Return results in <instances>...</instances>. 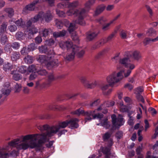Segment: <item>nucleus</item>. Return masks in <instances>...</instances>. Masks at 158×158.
<instances>
[{"label": "nucleus", "mask_w": 158, "mask_h": 158, "mask_svg": "<svg viewBox=\"0 0 158 158\" xmlns=\"http://www.w3.org/2000/svg\"><path fill=\"white\" fill-rule=\"evenodd\" d=\"M46 133L41 134H36L21 135L8 142L9 145L15 148L19 152L28 148L33 149L40 147L47 140Z\"/></svg>", "instance_id": "nucleus-1"}, {"label": "nucleus", "mask_w": 158, "mask_h": 158, "mask_svg": "<svg viewBox=\"0 0 158 158\" xmlns=\"http://www.w3.org/2000/svg\"><path fill=\"white\" fill-rule=\"evenodd\" d=\"M66 16H72L74 15L77 18L74 22L76 24L84 26L85 23L84 19L86 17V11L84 8H79L75 9L73 11L69 9L66 12Z\"/></svg>", "instance_id": "nucleus-2"}, {"label": "nucleus", "mask_w": 158, "mask_h": 158, "mask_svg": "<svg viewBox=\"0 0 158 158\" xmlns=\"http://www.w3.org/2000/svg\"><path fill=\"white\" fill-rule=\"evenodd\" d=\"M54 53L52 52L49 53L47 56L40 55L38 61L41 64H44L46 67L48 69H50L55 66L58 65V60L57 59L52 60L54 57Z\"/></svg>", "instance_id": "nucleus-3"}, {"label": "nucleus", "mask_w": 158, "mask_h": 158, "mask_svg": "<svg viewBox=\"0 0 158 158\" xmlns=\"http://www.w3.org/2000/svg\"><path fill=\"white\" fill-rule=\"evenodd\" d=\"M9 146L8 144V145L0 147V158L15 157L19 155V153L18 150L13 149L12 151H9Z\"/></svg>", "instance_id": "nucleus-4"}, {"label": "nucleus", "mask_w": 158, "mask_h": 158, "mask_svg": "<svg viewBox=\"0 0 158 158\" xmlns=\"http://www.w3.org/2000/svg\"><path fill=\"white\" fill-rule=\"evenodd\" d=\"M123 71H122L117 73L114 72L107 77L106 81L110 86H113L115 84L119 82L123 78Z\"/></svg>", "instance_id": "nucleus-5"}, {"label": "nucleus", "mask_w": 158, "mask_h": 158, "mask_svg": "<svg viewBox=\"0 0 158 158\" xmlns=\"http://www.w3.org/2000/svg\"><path fill=\"white\" fill-rule=\"evenodd\" d=\"M38 129L41 131L44 130L46 131V135L48 137H51L56 134L60 130L58 126L57 125L52 126H49L48 125L45 124L43 126H39Z\"/></svg>", "instance_id": "nucleus-6"}, {"label": "nucleus", "mask_w": 158, "mask_h": 158, "mask_svg": "<svg viewBox=\"0 0 158 158\" xmlns=\"http://www.w3.org/2000/svg\"><path fill=\"white\" fill-rule=\"evenodd\" d=\"M95 113V110H89L87 111H85L83 110L79 109L74 111H72L71 113L73 114H76L80 115L82 114L85 117V123L87 121H90L92 120L93 118L94 115Z\"/></svg>", "instance_id": "nucleus-7"}, {"label": "nucleus", "mask_w": 158, "mask_h": 158, "mask_svg": "<svg viewBox=\"0 0 158 158\" xmlns=\"http://www.w3.org/2000/svg\"><path fill=\"white\" fill-rule=\"evenodd\" d=\"M111 118L112 123V130L119 129L124 123L125 121L121 115L119 114L117 118L115 114H113L111 116Z\"/></svg>", "instance_id": "nucleus-8"}, {"label": "nucleus", "mask_w": 158, "mask_h": 158, "mask_svg": "<svg viewBox=\"0 0 158 158\" xmlns=\"http://www.w3.org/2000/svg\"><path fill=\"white\" fill-rule=\"evenodd\" d=\"M7 23L3 22L0 26V36H2L0 39V43L2 45H5L8 41V39L6 35H3L6 32Z\"/></svg>", "instance_id": "nucleus-9"}, {"label": "nucleus", "mask_w": 158, "mask_h": 158, "mask_svg": "<svg viewBox=\"0 0 158 158\" xmlns=\"http://www.w3.org/2000/svg\"><path fill=\"white\" fill-rule=\"evenodd\" d=\"M37 15L38 16V20L40 19L42 22L44 19L46 22L49 23L52 20V16L49 11L45 13L42 11L40 12Z\"/></svg>", "instance_id": "nucleus-10"}, {"label": "nucleus", "mask_w": 158, "mask_h": 158, "mask_svg": "<svg viewBox=\"0 0 158 158\" xmlns=\"http://www.w3.org/2000/svg\"><path fill=\"white\" fill-rule=\"evenodd\" d=\"M78 49L77 46L74 45L71 49L69 50V52L66 55L65 59L68 61H71L73 60L75 57L76 52Z\"/></svg>", "instance_id": "nucleus-11"}, {"label": "nucleus", "mask_w": 158, "mask_h": 158, "mask_svg": "<svg viewBox=\"0 0 158 158\" xmlns=\"http://www.w3.org/2000/svg\"><path fill=\"white\" fill-rule=\"evenodd\" d=\"M60 47L63 49H64L66 48L68 50H69L74 46L73 44V43L71 41H61L59 43Z\"/></svg>", "instance_id": "nucleus-12"}, {"label": "nucleus", "mask_w": 158, "mask_h": 158, "mask_svg": "<svg viewBox=\"0 0 158 158\" xmlns=\"http://www.w3.org/2000/svg\"><path fill=\"white\" fill-rule=\"evenodd\" d=\"M69 125V128L71 129L77 128L79 127L78 123L79 120L77 118H72L70 120H68Z\"/></svg>", "instance_id": "nucleus-13"}, {"label": "nucleus", "mask_w": 158, "mask_h": 158, "mask_svg": "<svg viewBox=\"0 0 158 158\" xmlns=\"http://www.w3.org/2000/svg\"><path fill=\"white\" fill-rule=\"evenodd\" d=\"M40 3L39 0L34 1L31 3L26 5L25 7L24 8L23 11H25L26 10H34L35 8V5Z\"/></svg>", "instance_id": "nucleus-14"}, {"label": "nucleus", "mask_w": 158, "mask_h": 158, "mask_svg": "<svg viewBox=\"0 0 158 158\" xmlns=\"http://www.w3.org/2000/svg\"><path fill=\"white\" fill-rule=\"evenodd\" d=\"M114 104V102L113 101H107L104 102L103 104L101 105L98 107L97 110H100L102 109V108L109 107L112 106Z\"/></svg>", "instance_id": "nucleus-15"}, {"label": "nucleus", "mask_w": 158, "mask_h": 158, "mask_svg": "<svg viewBox=\"0 0 158 158\" xmlns=\"http://www.w3.org/2000/svg\"><path fill=\"white\" fill-rule=\"evenodd\" d=\"M39 29L34 26L31 27L27 31L28 35V37H31L33 36L35 34H36L38 32Z\"/></svg>", "instance_id": "nucleus-16"}, {"label": "nucleus", "mask_w": 158, "mask_h": 158, "mask_svg": "<svg viewBox=\"0 0 158 158\" xmlns=\"http://www.w3.org/2000/svg\"><path fill=\"white\" fill-rule=\"evenodd\" d=\"M38 20V16L36 15L33 18H31L27 22L25 26L28 28L29 27H31L32 23H35Z\"/></svg>", "instance_id": "nucleus-17"}, {"label": "nucleus", "mask_w": 158, "mask_h": 158, "mask_svg": "<svg viewBox=\"0 0 158 158\" xmlns=\"http://www.w3.org/2000/svg\"><path fill=\"white\" fill-rule=\"evenodd\" d=\"M99 33V31L88 33L86 34V38L89 41H91L96 37Z\"/></svg>", "instance_id": "nucleus-18"}, {"label": "nucleus", "mask_w": 158, "mask_h": 158, "mask_svg": "<svg viewBox=\"0 0 158 158\" xmlns=\"http://www.w3.org/2000/svg\"><path fill=\"white\" fill-rule=\"evenodd\" d=\"M54 80V77L52 74H50L48 77V79L45 82L43 83L44 87H48L50 84L51 82Z\"/></svg>", "instance_id": "nucleus-19"}, {"label": "nucleus", "mask_w": 158, "mask_h": 158, "mask_svg": "<svg viewBox=\"0 0 158 158\" xmlns=\"http://www.w3.org/2000/svg\"><path fill=\"white\" fill-rule=\"evenodd\" d=\"M106 6L103 4L98 6L95 11V15H98L102 13L106 8Z\"/></svg>", "instance_id": "nucleus-20"}, {"label": "nucleus", "mask_w": 158, "mask_h": 158, "mask_svg": "<svg viewBox=\"0 0 158 158\" xmlns=\"http://www.w3.org/2000/svg\"><path fill=\"white\" fill-rule=\"evenodd\" d=\"M109 86H110V85L109 84L103 85L101 87V89L105 95H108L112 92V89H109L106 92H105L108 88Z\"/></svg>", "instance_id": "nucleus-21"}, {"label": "nucleus", "mask_w": 158, "mask_h": 158, "mask_svg": "<svg viewBox=\"0 0 158 158\" xmlns=\"http://www.w3.org/2000/svg\"><path fill=\"white\" fill-rule=\"evenodd\" d=\"M16 70L12 71L10 72V74L13 75V79L16 81H19L22 78V76L20 74L15 73Z\"/></svg>", "instance_id": "nucleus-22"}, {"label": "nucleus", "mask_w": 158, "mask_h": 158, "mask_svg": "<svg viewBox=\"0 0 158 158\" xmlns=\"http://www.w3.org/2000/svg\"><path fill=\"white\" fill-rule=\"evenodd\" d=\"M66 34V31L65 30H63L60 32H55L53 33V37L55 38L63 37Z\"/></svg>", "instance_id": "nucleus-23"}, {"label": "nucleus", "mask_w": 158, "mask_h": 158, "mask_svg": "<svg viewBox=\"0 0 158 158\" xmlns=\"http://www.w3.org/2000/svg\"><path fill=\"white\" fill-rule=\"evenodd\" d=\"M20 57V53L16 51L13 52L11 56V59L13 61H16L19 60Z\"/></svg>", "instance_id": "nucleus-24"}, {"label": "nucleus", "mask_w": 158, "mask_h": 158, "mask_svg": "<svg viewBox=\"0 0 158 158\" xmlns=\"http://www.w3.org/2000/svg\"><path fill=\"white\" fill-rule=\"evenodd\" d=\"M13 67L11 63L7 62L5 63L3 65V68L5 71L7 72L11 70L13 68Z\"/></svg>", "instance_id": "nucleus-25"}, {"label": "nucleus", "mask_w": 158, "mask_h": 158, "mask_svg": "<svg viewBox=\"0 0 158 158\" xmlns=\"http://www.w3.org/2000/svg\"><path fill=\"white\" fill-rule=\"evenodd\" d=\"M80 6L79 2L77 0L74 1L72 2H69L68 7L69 8H75Z\"/></svg>", "instance_id": "nucleus-26"}, {"label": "nucleus", "mask_w": 158, "mask_h": 158, "mask_svg": "<svg viewBox=\"0 0 158 158\" xmlns=\"http://www.w3.org/2000/svg\"><path fill=\"white\" fill-rule=\"evenodd\" d=\"M132 58L137 61L139 60L141 58L139 52L137 51H134L132 54Z\"/></svg>", "instance_id": "nucleus-27"}, {"label": "nucleus", "mask_w": 158, "mask_h": 158, "mask_svg": "<svg viewBox=\"0 0 158 158\" xmlns=\"http://www.w3.org/2000/svg\"><path fill=\"white\" fill-rule=\"evenodd\" d=\"M15 23L19 27H20L23 28L25 27V22L21 18L16 20Z\"/></svg>", "instance_id": "nucleus-28"}, {"label": "nucleus", "mask_w": 158, "mask_h": 158, "mask_svg": "<svg viewBox=\"0 0 158 158\" xmlns=\"http://www.w3.org/2000/svg\"><path fill=\"white\" fill-rule=\"evenodd\" d=\"M130 62V60L128 58L125 57L122 59H120L119 60V64L124 65L125 67L126 66L128 63Z\"/></svg>", "instance_id": "nucleus-29"}, {"label": "nucleus", "mask_w": 158, "mask_h": 158, "mask_svg": "<svg viewBox=\"0 0 158 158\" xmlns=\"http://www.w3.org/2000/svg\"><path fill=\"white\" fill-rule=\"evenodd\" d=\"M50 29L48 28H44L42 29L40 32V34L42 36L46 38L48 35Z\"/></svg>", "instance_id": "nucleus-30"}, {"label": "nucleus", "mask_w": 158, "mask_h": 158, "mask_svg": "<svg viewBox=\"0 0 158 158\" xmlns=\"http://www.w3.org/2000/svg\"><path fill=\"white\" fill-rule=\"evenodd\" d=\"M66 23H68V25H65L67 27L68 26H69L68 28L69 31L70 33L73 32L75 30V24L71 23L69 24V21L68 20H66Z\"/></svg>", "instance_id": "nucleus-31"}, {"label": "nucleus", "mask_w": 158, "mask_h": 158, "mask_svg": "<svg viewBox=\"0 0 158 158\" xmlns=\"http://www.w3.org/2000/svg\"><path fill=\"white\" fill-rule=\"evenodd\" d=\"M38 48L40 52L41 53H45L48 51L47 46L45 44L44 45L39 46Z\"/></svg>", "instance_id": "nucleus-32"}, {"label": "nucleus", "mask_w": 158, "mask_h": 158, "mask_svg": "<svg viewBox=\"0 0 158 158\" xmlns=\"http://www.w3.org/2000/svg\"><path fill=\"white\" fill-rule=\"evenodd\" d=\"M18 72L21 73H27V67L25 66H21L18 67L17 70Z\"/></svg>", "instance_id": "nucleus-33"}, {"label": "nucleus", "mask_w": 158, "mask_h": 158, "mask_svg": "<svg viewBox=\"0 0 158 158\" xmlns=\"http://www.w3.org/2000/svg\"><path fill=\"white\" fill-rule=\"evenodd\" d=\"M37 71V70L34 64H32L29 66L28 67H27V74H29L31 72L34 73L35 72H36Z\"/></svg>", "instance_id": "nucleus-34"}, {"label": "nucleus", "mask_w": 158, "mask_h": 158, "mask_svg": "<svg viewBox=\"0 0 158 158\" xmlns=\"http://www.w3.org/2000/svg\"><path fill=\"white\" fill-rule=\"evenodd\" d=\"M25 36V34L21 31L18 32L15 34V38L17 40H21L23 39Z\"/></svg>", "instance_id": "nucleus-35"}, {"label": "nucleus", "mask_w": 158, "mask_h": 158, "mask_svg": "<svg viewBox=\"0 0 158 158\" xmlns=\"http://www.w3.org/2000/svg\"><path fill=\"white\" fill-rule=\"evenodd\" d=\"M56 14L60 17L65 18L66 16V12L64 11L60 10L58 9L56 10Z\"/></svg>", "instance_id": "nucleus-36"}, {"label": "nucleus", "mask_w": 158, "mask_h": 158, "mask_svg": "<svg viewBox=\"0 0 158 158\" xmlns=\"http://www.w3.org/2000/svg\"><path fill=\"white\" fill-rule=\"evenodd\" d=\"M97 84V82L95 81L90 83H89L88 81L86 84H85V86L87 88L92 89L94 88L96 86Z\"/></svg>", "instance_id": "nucleus-37"}, {"label": "nucleus", "mask_w": 158, "mask_h": 158, "mask_svg": "<svg viewBox=\"0 0 158 158\" xmlns=\"http://www.w3.org/2000/svg\"><path fill=\"white\" fill-rule=\"evenodd\" d=\"M4 11L8 14V16L11 18L14 14V10L12 8H6L5 9Z\"/></svg>", "instance_id": "nucleus-38"}, {"label": "nucleus", "mask_w": 158, "mask_h": 158, "mask_svg": "<svg viewBox=\"0 0 158 158\" xmlns=\"http://www.w3.org/2000/svg\"><path fill=\"white\" fill-rule=\"evenodd\" d=\"M111 134L109 132H107L102 135V139L103 141H107L111 136Z\"/></svg>", "instance_id": "nucleus-39"}, {"label": "nucleus", "mask_w": 158, "mask_h": 158, "mask_svg": "<svg viewBox=\"0 0 158 158\" xmlns=\"http://www.w3.org/2000/svg\"><path fill=\"white\" fill-rule=\"evenodd\" d=\"M11 48V44L10 43H8L4 46V49L6 52L10 53L13 50Z\"/></svg>", "instance_id": "nucleus-40"}, {"label": "nucleus", "mask_w": 158, "mask_h": 158, "mask_svg": "<svg viewBox=\"0 0 158 158\" xmlns=\"http://www.w3.org/2000/svg\"><path fill=\"white\" fill-rule=\"evenodd\" d=\"M67 4L66 2H63L58 3L57 5V7L60 9H64L67 7Z\"/></svg>", "instance_id": "nucleus-41"}, {"label": "nucleus", "mask_w": 158, "mask_h": 158, "mask_svg": "<svg viewBox=\"0 0 158 158\" xmlns=\"http://www.w3.org/2000/svg\"><path fill=\"white\" fill-rule=\"evenodd\" d=\"M68 123V120H66L65 121L59 123L57 125L59 127L60 129L64 128L68 126L69 125Z\"/></svg>", "instance_id": "nucleus-42"}, {"label": "nucleus", "mask_w": 158, "mask_h": 158, "mask_svg": "<svg viewBox=\"0 0 158 158\" xmlns=\"http://www.w3.org/2000/svg\"><path fill=\"white\" fill-rule=\"evenodd\" d=\"M23 60L27 64H31L33 61V58L31 56L28 55L25 57Z\"/></svg>", "instance_id": "nucleus-43"}, {"label": "nucleus", "mask_w": 158, "mask_h": 158, "mask_svg": "<svg viewBox=\"0 0 158 158\" xmlns=\"http://www.w3.org/2000/svg\"><path fill=\"white\" fill-rule=\"evenodd\" d=\"M77 47L78 48V49L76 52V53L78 58H81L84 56L85 53V51L84 50H80L79 47Z\"/></svg>", "instance_id": "nucleus-44"}, {"label": "nucleus", "mask_w": 158, "mask_h": 158, "mask_svg": "<svg viewBox=\"0 0 158 158\" xmlns=\"http://www.w3.org/2000/svg\"><path fill=\"white\" fill-rule=\"evenodd\" d=\"M156 31L153 28H151L149 29L146 32V34L148 36H152L153 34H156Z\"/></svg>", "instance_id": "nucleus-45"}, {"label": "nucleus", "mask_w": 158, "mask_h": 158, "mask_svg": "<svg viewBox=\"0 0 158 158\" xmlns=\"http://www.w3.org/2000/svg\"><path fill=\"white\" fill-rule=\"evenodd\" d=\"M101 125L106 129H108L110 127V122H108L107 119H105L104 120L103 122L101 123Z\"/></svg>", "instance_id": "nucleus-46"}, {"label": "nucleus", "mask_w": 158, "mask_h": 158, "mask_svg": "<svg viewBox=\"0 0 158 158\" xmlns=\"http://www.w3.org/2000/svg\"><path fill=\"white\" fill-rule=\"evenodd\" d=\"M120 111L122 112H127L128 111L127 107L125 105H124L123 102L120 104Z\"/></svg>", "instance_id": "nucleus-47"}, {"label": "nucleus", "mask_w": 158, "mask_h": 158, "mask_svg": "<svg viewBox=\"0 0 158 158\" xmlns=\"http://www.w3.org/2000/svg\"><path fill=\"white\" fill-rule=\"evenodd\" d=\"M127 31L122 30L120 32L119 35L122 39H126L127 38Z\"/></svg>", "instance_id": "nucleus-48"}, {"label": "nucleus", "mask_w": 158, "mask_h": 158, "mask_svg": "<svg viewBox=\"0 0 158 158\" xmlns=\"http://www.w3.org/2000/svg\"><path fill=\"white\" fill-rule=\"evenodd\" d=\"M20 53L22 55H25L28 54L30 51L28 50V48L26 47H23L20 50Z\"/></svg>", "instance_id": "nucleus-49"}, {"label": "nucleus", "mask_w": 158, "mask_h": 158, "mask_svg": "<svg viewBox=\"0 0 158 158\" xmlns=\"http://www.w3.org/2000/svg\"><path fill=\"white\" fill-rule=\"evenodd\" d=\"M12 48L15 50H18L20 48V44L18 42H15L11 44Z\"/></svg>", "instance_id": "nucleus-50"}, {"label": "nucleus", "mask_w": 158, "mask_h": 158, "mask_svg": "<svg viewBox=\"0 0 158 158\" xmlns=\"http://www.w3.org/2000/svg\"><path fill=\"white\" fill-rule=\"evenodd\" d=\"M100 102L99 99H97L91 102L89 104L90 106L91 107H95L98 105Z\"/></svg>", "instance_id": "nucleus-51"}, {"label": "nucleus", "mask_w": 158, "mask_h": 158, "mask_svg": "<svg viewBox=\"0 0 158 158\" xmlns=\"http://www.w3.org/2000/svg\"><path fill=\"white\" fill-rule=\"evenodd\" d=\"M112 23V22H110L109 23H106L102 26V30L103 31H106L109 30L110 27V25Z\"/></svg>", "instance_id": "nucleus-52"}, {"label": "nucleus", "mask_w": 158, "mask_h": 158, "mask_svg": "<svg viewBox=\"0 0 158 158\" xmlns=\"http://www.w3.org/2000/svg\"><path fill=\"white\" fill-rule=\"evenodd\" d=\"M55 0H39L40 3H42L44 2H47L49 5L52 6H54Z\"/></svg>", "instance_id": "nucleus-53"}, {"label": "nucleus", "mask_w": 158, "mask_h": 158, "mask_svg": "<svg viewBox=\"0 0 158 158\" xmlns=\"http://www.w3.org/2000/svg\"><path fill=\"white\" fill-rule=\"evenodd\" d=\"M115 136L117 139L118 141L123 136V132L122 131H119L115 134Z\"/></svg>", "instance_id": "nucleus-54"}, {"label": "nucleus", "mask_w": 158, "mask_h": 158, "mask_svg": "<svg viewBox=\"0 0 158 158\" xmlns=\"http://www.w3.org/2000/svg\"><path fill=\"white\" fill-rule=\"evenodd\" d=\"M143 88L142 86H139L135 89V94H141V93L143 92Z\"/></svg>", "instance_id": "nucleus-55"}, {"label": "nucleus", "mask_w": 158, "mask_h": 158, "mask_svg": "<svg viewBox=\"0 0 158 158\" xmlns=\"http://www.w3.org/2000/svg\"><path fill=\"white\" fill-rule=\"evenodd\" d=\"M54 41L52 39H50L45 41V44L47 46H51L54 44Z\"/></svg>", "instance_id": "nucleus-56"}, {"label": "nucleus", "mask_w": 158, "mask_h": 158, "mask_svg": "<svg viewBox=\"0 0 158 158\" xmlns=\"http://www.w3.org/2000/svg\"><path fill=\"white\" fill-rule=\"evenodd\" d=\"M56 25L58 29H61L63 27L64 24L61 21L56 20Z\"/></svg>", "instance_id": "nucleus-57"}, {"label": "nucleus", "mask_w": 158, "mask_h": 158, "mask_svg": "<svg viewBox=\"0 0 158 158\" xmlns=\"http://www.w3.org/2000/svg\"><path fill=\"white\" fill-rule=\"evenodd\" d=\"M151 42H152V39L147 37L144 39L143 43L144 46H146L149 44Z\"/></svg>", "instance_id": "nucleus-58"}, {"label": "nucleus", "mask_w": 158, "mask_h": 158, "mask_svg": "<svg viewBox=\"0 0 158 158\" xmlns=\"http://www.w3.org/2000/svg\"><path fill=\"white\" fill-rule=\"evenodd\" d=\"M136 94V98L139 101H140L144 103V100L143 97L141 95V94Z\"/></svg>", "instance_id": "nucleus-59"}, {"label": "nucleus", "mask_w": 158, "mask_h": 158, "mask_svg": "<svg viewBox=\"0 0 158 158\" xmlns=\"http://www.w3.org/2000/svg\"><path fill=\"white\" fill-rule=\"evenodd\" d=\"M107 41H106V39L104 38L103 39H102L99 41L97 42V43L98 45L99 46V47H100L101 46L103 45L104 44L106 43Z\"/></svg>", "instance_id": "nucleus-60"}, {"label": "nucleus", "mask_w": 158, "mask_h": 158, "mask_svg": "<svg viewBox=\"0 0 158 158\" xmlns=\"http://www.w3.org/2000/svg\"><path fill=\"white\" fill-rule=\"evenodd\" d=\"M42 41V39L40 36L38 35L35 39V42L36 44H40Z\"/></svg>", "instance_id": "nucleus-61"}, {"label": "nucleus", "mask_w": 158, "mask_h": 158, "mask_svg": "<svg viewBox=\"0 0 158 158\" xmlns=\"http://www.w3.org/2000/svg\"><path fill=\"white\" fill-rule=\"evenodd\" d=\"M8 29L11 32L15 31L17 29V27L15 25H12L8 27Z\"/></svg>", "instance_id": "nucleus-62"}, {"label": "nucleus", "mask_w": 158, "mask_h": 158, "mask_svg": "<svg viewBox=\"0 0 158 158\" xmlns=\"http://www.w3.org/2000/svg\"><path fill=\"white\" fill-rule=\"evenodd\" d=\"M81 82L83 83L84 86L85 85V84L88 82V81L87 80L86 77L85 76H82L80 77V78Z\"/></svg>", "instance_id": "nucleus-63"}, {"label": "nucleus", "mask_w": 158, "mask_h": 158, "mask_svg": "<svg viewBox=\"0 0 158 158\" xmlns=\"http://www.w3.org/2000/svg\"><path fill=\"white\" fill-rule=\"evenodd\" d=\"M97 22L101 24H103L106 22V19L103 17H101L96 20Z\"/></svg>", "instance_id": "nucleus-64"}]
</instances>
